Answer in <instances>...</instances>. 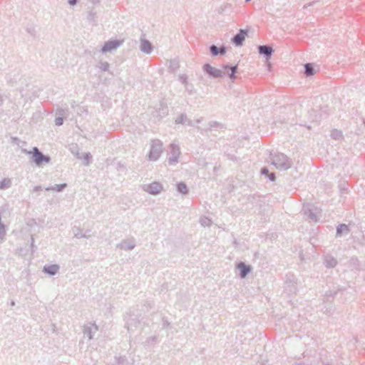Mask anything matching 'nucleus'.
I'll return each instance as SVG.
<instances>
[{
    "label": "nucleus",
    "mask_w": 365,
    "mask_h": 365,
    "mask_svg": "<svg viewBox=\"0 0 365 365\" xmlns=\"http://www.w3.org/2000/svg\"><path fill=\"white\" fill-rule=\"evenodd\" d=\"M178 191L183 195H185L188 192V189L187 185L184 182H180L177 185Z\"/></svg>",
    "instance_id": "28"
},
{
    "label": "nucleus",
    "mask_w": 365,
    "mask_h": 365,
    "mask_svg": "<svg viewBox=\"0 0 365 365\" xmlns=\"http://www.w3.org/2000/svg\"><path fill=\"white\" fill-rule=\"evenodd\" d=\"M9 216V212L6 206H2L0 208V240L4 241L6 235V225L3 219H6Z\"/></svg>",
    "instance_id": "7"
},
{
    "label": "nucleus",
    "mask_w": 365,
    "mask_h": 365,
    "mask_svg": "<svg viewBox=\"0 0 365 365\" xmlns=\"http://www.w3.org/2000/svg\"><path fill=\"white\" fill-rule=\"evenodd\" d=\"M168 153V163L170 165H175L179 163L181 156L180 145L175 142L170 144Z\"/></svg>",
    "instance_id": "5"
},
{
    "label": "nucleus",
    "mask_w": 365,
    "mask_h": 365,
    "mask_svg": "<svg viewBox=\"0 0 365 365\" xmlns=\"http://www.w3.org/2000/svg\"><path fill=\"white\" fill-rule=\"evenodd\" d=\"M41 190V186H36L34 187V192H37L38 190Z\"/></svg>",
    "instance_id": "41"
},
{
    "label": "nucleus",
    "mask_w": 365,
    "mask_h": 365,
    "mask_svg": "<svg viewBox=\"0 0 365 365\" xmlns=\"http://www.w3.org/2000/svg\"><path fill=\"white\" fill-rule=\"evenodd\" d=\"M272 164L278 170H287L292 166L293 161L286 155L277 153L272 156Z\"/></svg>",
    "instance_id": "3"
},
{
    "label": "nucleus",
    "mask_w": 365,
    "mask_h": 365,
    "mask_svg": "<svg viewBox=\"0 0 365 365\" xmlns=\"http://www.w3.org/2000/svg\"><path fill=\"white\" fill-rule=\"evenodd\" d=\"M304 73L307 76H311L314 74V68L312 63H306L304 65Z\"/></svg>",
    "instance_id": "23"
},
{
    "label": "nucleus",
    "mask_w": 365,
    "mask_h": 365,
    "mask_svg": "<svg viewBox=\"0 0 365 365\" xmlns=\"http://www.w3.org/2000/svg\"><path fill=\"white\" fill-rule=\"evenodd\" d=\"M251 1V0H246V2H249V1Z\"/></svg>",
    "instance_id": "46"
},
{
    "label": "nucleus",
    "mask_w": 365,
    "mask_h": 365,
    "mask_svg": "<svg viewBox=\"0 0 365 365\" xmlns=\"http://www.w3.org/2000/svg\"><path fill=\"white\" fill-rule=\"evenodd\" d=\"M348 232L349 228L348 226L345 224H341L336 228V235L339 236H341L343 234H347Z\"/></svg>",
    "instance_id": "20"
},
{
    "label": "nucleus",
    "mask_w": 365,
    "mask_h": 365,
    "mask_svg": "<svg viewBox=\"0 0 365 365\" xmlns=\"http://www.w3.org/2000/svg\"><path fill=\"white\" fill-rule=\"evenodd\" d=\"M63 118H61V117L56 118V119H55V124H56V125L60 126V125H61L63 124Z\"/></svg>",
    "instance_id": "32"
},
{
    "label": "nucleus",
    "mask_w": 365,
    "mask_h": 365,
    "mask_svg": "<svg viewBox=\"0 0 365 365\" xmlns=\"http://www.w3.org/2000/svg\"><path fill=\"white\" fill-rule=\"evenodd\" d=\"M163 143L159 139H153L150 142V150L148 154V159L150 161H156L161 156L163 150Z\"/></svg>",
    "instance_id": "4"
},
{
    "label": "nucleus",
    "mask_w": 365,
    "mask_h": 365,
    "mask_svg": "<svg viewBox=\"0 0 365 365\" xmlns=\"http://www.w3.org/2000/svg\"><path fill=\"white\" fill-rule=\"evenodd\" d=\"M261 173L262 175H269V170L267 168H262Z\"/></svg>",
    "instance_id": "38"
},
{
    "label": "nucleus",
    "mask_w": 365,
    "mask_h": 365,
    "mask_svg": "<svg viewBox=\"0 0 365 365\" xmlns=\"http://www.w3.org/2000/svg\"><path fill=\"white\" fill-rule=\"evenodd\" d=\"M73 235L77 239H81V238H88V236L86 235V234H84L83 232V231L79 229L78 227H75L73 229Z\"/></svg>",
    "instance_id": "21"
},
{
    "label": "nucleus",
    "mask_w": 365,
    "mask_h": 365,
    "mask_svg": "<svg viewBox=\"0 0 365 365\" xmlns=\"http://www.w3.org/2000/svg\"><path fill=\"white\" fill-rule=\"evenodd\" d=\"M123 43V40H112L106 41L101 49L102 53H107L116 50Z\"/></svg>",
    "instance_id": "9"
},
{
    "label": "nucleus",
    "mask_w": 365,
    "mask_h": 365,
    "mask_svg": "<svg viewBox=\"0 0 365 365\" xmlns=\"http://www.w3.org/2000/svg\"><path fill=\"white\" fill-rule=\"evenodd\" d=\"M126 327L128 331H130L132 329V323L131 322L127 321L126 322Z\"/></svg>",
    "instance_id": "37"
},
{
    "label": "nucleus",
    "mask_w": 365,
    "mask_h": 365,
    "mask_svg": "<svg viewBox=\"0 0 365 365\" xmlns=\"http://www.w3.org/2000/svg\"><path fill=\"white\" fill-rule=\"evenodd\" d=\"M179 81L184 85L185 88L187 89L188 81L187 76L185 74L180 75L178 77Z\"/></svg>",
    "instance_id": "30"
},
{
    "label": "nucleus",
    "mask_w": 365,
    "mask_h": 365,
    "mask_svg": "<svg viewBox=\"0 0 365 365\" xmlns=\"http://www.w3.org/2000/svg\"><path fill=\"white\" fill-rule=\"evenodd\" d=\"M60 269L58 264H46L43 268V272L48 274L50 276L56 275Z\"/></svg>",
    "instance_id": "14"
},
{
    "label": "nucleus",
    "mask_w": 365,
    "mask_h": 365,
    "mask_svg": "<svg viewBox=\"0 0 365 365\" xmlns=\"http://www.w3.org/2000/svg\"><path fill=\"white\" fill-rule=\"evenodd\" d=\"M98 331V326L93 322H88L84 324L83 327V336L88 338V340L93 339Z\"/></svg>",
    "instance_id": "8"
},
{
    "label": "nucleus",
    "mask_w": 365,
    "mask_h": 365,
    "mask_svg": "<svg viewBox=\"0 0 365 365\" xmlns=\"http://www.w3.org/2000/svg\"><path fill=\"white\" fill-rule=\"evenodd\" d=\"M162 113L163 115L160 116V118H163V116L166 115H167V110L165 108H163L162 109Z\"/></svg>",
    "instance_id": "40"
},
{
    "label": "nucleus",
    "mask_w": 365,
    "mask_h": 365,
    "mask_svg": "<svg viewBox=\"0 0 365 365\" xmlns=\"http://www.w3.org/2000/svg\"><path fill=\"white\" fill-rule=\"evenodd\" d=\"M125 361H126V359H125V357H118V358L117 359V363H118V364H124V362H125Z\"/></svg>",
    "instance_id": "34"
},
{
    "label": "nucleus",
    "mask_w": 365,
    "mask_h": 365,
    "mask_svg": "<svg viewBox=\"0 0 365 365\" xmlns=\"http://www.w3.org/2000/svg\"><path fill=\"white\" fill-rule=\"evenodd\" d=\"M331 137L334 140H340L343 138V133L339 130L333 129L331 131Z\"/></svg>",
    "instance_id": "24"
},
{
    "label": "nucleus",
    "mask_w": 365,
    "mask_h": 365,
    "mask_svg": "<svg viewBox=\"0 0 365 365\" xmlns=\"http://www.w3.org/2000/svg\"><path fill=\"white\" fill-rule=\"evenodd\" d=\"M11 185V181L9 178H4L0 180V189H7Z\"/></svg>",
    "instance_id": "26"
},
{
    "label": "nucleus",
    "mask_w": 365,
    "mask_h": 365,
    "mask_svg": "<svg viewBox=\"0 0 365 365\" xmlns=\"http://www.w3.org/2000/svg\"><path fill=\"white\" fill-rule=\"evenodd\" d=\"M175 124H182L185 126H194L195 123H200V120H192L187 118V116L185 114H180L179 115L175 120Z\"/></svg>",
    "instance_id": "11"
},
{
    "label": "nucleus",
    "mask_w": 365,
    "mask_h": 365,
    "mask_svg": "<svg viewBox=\"0 0 365 365\" xmlns=\"http://www.w3.org/2000/svg\"><path fill=\"white\" fill-rule=\"evenodd\" d=\"M237 269L240 271V276L241 278H245L246 276L251 272L252 267L250 265H247L244 262H240L237 264Z\"/></svg>",
    "instance_id": "13"
},
{
    "label": "nucleus",
    "mask_w": 365,
    "mask_h": 365,
    "mask_svg": "<svg viewBox=\"0 0 365 365\" xmlns=\"http://www.w3.org/2000/svg\"><path fill=\"white\" fill-rule=\"evenodd\" d=\"M78 2V0H68V4L71 5V6H74L77 4Z\"/></svg>",
    "instance_id": "39"
},
{
    "label": "nucleus",
    "mask_w": 365,
    "mask_h": 365,
    "mask_svg": "<svg viewBox=\"0 0 365 365\" xmlns=\"http://www.w3.org/2000/svg\"><path fill=\"white\" fill-rule=\"evenodd\" d=\"M3 103V98L2 96L0 94V106H1Z\"/></svg>",
    "instance_id": "42"
},
{
    "label": "nucleus",
    "mask_w": 365,
    "mask_h": 365,
    "mask_svg": "<svg viewBox=\"0 0 365 365\" xmlns=\"http://www.w3.org/2000/svg\"><path fill=\"white\" fill-rule=\"evenodd\" d=\"M226 53V48L225 46L219 48V54L224 55Z\"/></svg>",
    "instance_id": "35"
},
{
    "label": "nucleus",
    "mask_w": 365,
    "mask_h": 365,
    "mask_svg": "<svg viewBox=\"0 0 365 365\" xmlns=\"http://www.w3.org/2000/svg\"><path fill=\"white\" fill-rule=\"evenodd\" d=\"M324 264L327 268H334L337 264V260L331 255H327L324 257Z\"/></svg>",
    "instance_id": "17"
},
{
    "label": "nucleus",
    "mask_w": 365,
    "mask_h": 365,
    "mask_svg": "<svg viewBox=\"0 0 365 365\" xmlns=\"http://www.w3.org/2000/svg\"><path fill=\"white\" fill-rule=\"evenodd\" d=\"M247 36V30L240 29V32L232 38V42L237 46H241Z\"/></svg>",
    "instance_id": "12"
},
{
    "label": "nucleus",
    "mask_w": 365,
    "mask_h": 365,
    "mask_svg": "<svg viewBox=\"0 0 365 365\" xmlns=\"http://www.w3.org/2000/svg\"><path fill=\"white\" fill-rule=\"evenodd\" d=\"M67 187L66 183L63 184H56L53 186H49L45 188L46 191H53V192H61L64 188Z\"/></svg>",
    "instance_id": "19"
},
{
    "label": "nucleus",
    "mask_w": 365,
    "mask_h": 365,
    "mask_svg": "<svg viewBox=\"0 0 365 365\" xmlns=\"http://www.w3.org/2000/svg\"><path fill=\"white\" fill-rule=\"evenodd\" d=\"M312 4H313L312 3H310V4H309L308 5H305L304 7V8H307V6H312Z\"/></svg>",
    "instance_id": "43"
},
{
    "label": "nucleus",
    "mask_w": 365,
    "mask_h": 365,
    "mask_svg": "<svg viewBox=\"0 0 365 365\" xmlns=\"http://www.w3.org/2000/svg\"><path fill=\"white\" fill-rule=\"evenodd\" d=\"M210 50L213 56H217L219 54V48L215 45H212L210 47Z\"/></svg>",
    "instance_id": "31"
},
{
    "label": "nucleus",
    "mask_w": 365,
    "mask_h": 365,
    "mask_svg": "<svg viewBox=\"0 0 365 365\" xmlns=\"http://www.w3.org/2000/svg\"><path fill=\"white\" fill-rule=\"evenodd\" d=\"M268 177L271 181H274L275 180V175L273 173L270 174L269 173Z\"/></svg>",
    "instance_id": "36"
},
{
    "label": "nucleus",
    "mask_w": 365,
    "mask_h": 365,
    "mask_svg": "<svg viewBox=\"0 0 365 365\" xmlns=\"http://www.w3.org/2000/svg\"><path fill=\"white\" fill-rule=\"evenodd\" d=\"M82 158L84 160V164L86 165H88L91 163L92 156L90 153H83Z\"/></svg>",
    "instance_id": "29"
},
{
    "label": "nucleus",
    "mask_w": 365,
    "mask_h": 365,
    "mask_svg": "<svg viewBox=\"0 0 365 365\" xmlns=\"http://www.w3.org/2000/svg\"><path fill=\"white\" fill-rule=\"evenodd\" d=\"M200 223L202 227H210L212 224V222L210 218L203 216L200 217Z\"/></svg>",
    "instance_id": "25"
},
{
    "label": "nucleus",
    "mask_w": 365,
    "mask_h": 365,
    "mask_svg": "<svg viewBox=\"0 0 365 365\" xmlns=\"http://www.w3.org/2000/svg\"><path fill=\"white\" fill-rule=\"evenodd\" d=\"M31 249L32 252H35L36 247L34 245V238L33 236L31 237Z\"/></svg>",
    "instance_id": "33"
},
{
    "label": "nucleus",
    "mask_w": 365,
    "mask_h": 365,
    "mask_svg": "<svg viewBox=\"0 0 365 365\" xmlns=\"http://www.w3.org/2000/svg\"><path fill=\"white\" fill-rule=\"evenodd\" d=\"M136 246V240L134 237L124 239L117 245V247L122 250L130 251Z\"/></svg>",
    "instance_id": "10"
},
{
    "label": "nucleus",
    "mask_w": 365,
    "mask_h": 365,
    "mask_svg": "<svg viewBox=\"0 0 365 365\" xmlns=\"http://www.w3.org/2000/svg\"><path fill=\"white\" fill-rule=\"evenodd\" d=\"M21 250H22L21 249H19V255L21 254Z\"/></svg>",
    "instance_id": "45"
},
{
    "label": "nucleus",
    "mask_w": 365,
    "mask_h": 365,
    "mask_svg": "<svg viewBox=\"0 0 365 365\" xmlns=\"http://www.w3.org/2000/svg\"><path fill=\"white\" fill-rule=\"evenodd\" d=\"M222 68V70L218 69L210 66V64H205L203 66V71L214 78H220L223 76L225 74L226 71L227 69H230V73L227 71L230 78L232 80H234L235 78V73L237 72V66L230 67L228 65H223Z\"/></svg>",
    "instance_id": "1"
},
{
    "label": "nucleus",
    "mask_w": 365,
    "mask_h": 365,
    "mask_svg": "<svg viewBox=\"0 0 365 365\" xmlns=\"http://www.w3.org/2000/svg\"><path fill=\"white\" fill-rule=\"evenodd\" d=\"M22 153L26 155H31V160L37 167H43L46 164L51 162V158L48 155H43L37 147H34L32 150L22 149Z\"/></svg>",
    "instance_id": "2"
},
{
    "label": "nucleus",
    "mask_w": 365,
    "mask_h": 365,
    "mask_svg": "<svg viewBox=\"0 0 365 365\" xmlns=\"http://www.w3.org/2000/svg\"><path fill=\"white\" fill-rule=\"evenodd\" d=\"M318 213L319 212L317 209H308L305 211V214L308 215L309 219L313 222L318 221Z\"/></svg>",
    "instance_id": "18"
},
{
    "label": "nucleus",
    "mask_w": 365,
    "mask_h": 365,
    "mask_svg": "<svg viewBox=\"0 0 365 365\" xmlns=\"http://www.w3.org/2000/svg\"><path fill=\"white\" fill-rule=\"evenodd\" d=\"M11 306H14L15 305V302L13 301V302H11Z\"/></svg>",
    "instance_id": "44"
},
{
    "label": "nucleus",
    "mask_w": 365,
    "mask_h": 365,
    "mask_svg": "<svg viewBox=\"0 0 365 365\" xmlns=\"http://www.w3.org/2000/svg\"><path fill=\"white\" fill-rule=\"evenodd\" d=\"M97 67L102 71H108L110 68V64L107 61H99Z\"/></svg>",
    "instance_id": "27"
},
{
    "label": "nucleus",
    "mask_w": 365,
    "mask_h": 365,
    "mask_svg": "<svg viewBox=\"0 0 365 365\" xmlns=\"http://www.w3.org/2000/svg\"><path fill=\"white\" fill-rule=\"evenodd\" d=\"M140 50L143 53L150 54L153 51V46L149 41L140 38Z\"/></svg>",
    "instance_id": "15"
},
{
    "label": "nucleus",
    "mask_w": 365,
    "mask_h": 365,
    "mask_svg": "<svg viewBox=\"0 0 365 365\" xmlns=\"http://www.w3.org/2000/svg\"><path fill=\"white\" fill-rule=\"evenodd\" d=\"M258 51L259 54L263 55L267 59H269L273 53V49L269 46L264 45L258 46Z\"/></svg>",
    "instance_id": "16"
},
{
    "label": "nucleus",
    "mask_w": 365,
    "mask_h": 365,
    "mask_svg": "<svg viewBox=\"0 0 365 365\" xmlns=\"http://www.w3.org/2000/svg\"><path fill=\"white\" fill-rule=\"evenodd\" d=\"M140 187L143 192L154 196L160 195L165 190L163 185L159 181L143 184Z\"/></svg>",
    "instance_id": "6"
},
{
    "label": "nucleus",
    "mask_w": 365,
    "mask_h": 365,
    "mask_svg": "<svg viewBox=\"0 0 365 365\" xmlns=\"http://www.w3.org/2000/svg\"><path fill=\"white\" fill-rule=\"evenodd\" d=\"M180 67V63L178 59H172L169 61V68L172 72H175Z\"/></svg>",
    "instance_id": "22"
}]
</instances>
